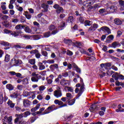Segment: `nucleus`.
I'll list each match as a JSON object with an SVG mask.
<instances>
[{
	"instance_id": "1",
	"label": "nucleus",
	"mask_w": 124,
	"mask_h": 124,
	"mask_svg": "<svg viewBox=\"0 0 124 124\" xmlns=\"http://www.w3.org/2000/svg\"><path fill=\"white\" fill-rule=\"evenodd\" d=\"M80 81V85L81 87L80 89L79 88H77L75 89V93H76L78 94V97H80L81 95H82V94L83 93H84V89H85V84H84V82L83 81V78H79Z\"/></svg>"
},
{
	"instance_id": "2",
	"label": "nucleus",
	"mask_w": 124,
	"mask_h": 124,
	"mask_svg": "<svg viewBox=\"0 0 124 124\" xmlns=\"http://www.w3.org/2000/svg\"><path fill=\"white\" fill-rule=\"evenodd\" d=\"M32 77L31 78V81L32 82H34L35 83H37L40 79H42V81H44L45 80V77L42 78L41 75L36 74V72H33L31 74Z\"/></svg>"
},
{
	"instance_id": "3",
	"label": "nucleus",
	"mask_w": 124,
	"mask_h": 124,
	"mask_svg": "<svg viewBox=\"0 0 124 124\" xmlns=\"http://www.w3.org/2000/svg\"><path fill=\"white\" fill-rule=\"evenodd\" d=\"M53 95L56 98H59L62 96V90H61V87H58V89L54 91Z\"/></svg>"
},
{
	"instance_id": "4",
	"label": "nucleus",
	"mask_w": 124,
	"mask_h": 124,
	"mask_svg": "<svg viewBox=\"0 0 124 124\" xmlns=\"http://www.w3.org/2000/svg\"><path fill=\"white\" fill-rule=\"evenodd\" d=\"M60 85L62 86V87H67V86L70 85V81L65 79V78H63L60 80Z\"/></svg>"
},
{
	"instance_id": "5",
	"label": "nucleus",
	"mask_w": 124,
	"mask_h": 124,
	"mask_svg": "<svg viewBox=\"0 0 124 124\" xmlns=\"http://www.w3.org/2000/svg\"><path fill=\"white\" fill-rule=\"evenodd\" d=\"M55 104H58L60 107V108H62V107H66L67 106V104H63V102L60 101L58 99H56L54 100Z\"/></svg>"
},
{
	"instance_id": "6",
	"label": "nucleus",
	"mask_w": 124,
	"mask_h": 124,
	"mask_svg": "<svg viewBox=\"0 0 124 124\" xmlns=\"http://www.w3.org/2000/svg\"><path fill=\"white\" fill-rule=\"evenodd\" d=\"M59 31V30H55L52 31L51 33L50 32H47L46 33H44V37H49V36H51V35L52 34L53 35H55V34H57Z\"/></svg>"
},
{
	"instance_id": "7",
	"label": "nucleus",
	"mask_w": 124,
	"mask_h": 124,
	"mask_svg": "<svg viewBox=\"0 0 124 124\" xmlns=\"http://www.w3.org/2000/svg\"><path fill=\"white\" fill-rule=\"evenodd\" d=\"M98 28V24L96 23H93L91 27H90L88 29V31L89 32H93Z\"/></svg>"
},
{
	"instance_id": "8",
	"label": "nucleus",
	"mask_w": 124,
	"mask_h": 124,
	"mask_svg": "<svg viewBox=\"0 0 124 124\" xmlns=\"http://www.w3.org/2000/svg\"><path fill=\"white\" fill-rule=\"evenodd\" d=\"M17 118L15 120V124H18L19 122H21L22 121V118H24V114H20L19 115L16 114Z\"/></svg>"
},
{
	"instance_id": "9",
	"label": "nucleus",
	"mask_w": 124,
	"mask_h": 124,
	"mask_svg": "<svg viewBox=\"0 0 124 124\" xmlns=\"http://www.w3.org/2000/svg\"><path fill=\"white\" fill-rule=\"evenodd\" d=\"M101 31H104L105 32H107V35L108 34H110L111 33V30H110V28H108L106 26H103L100 28Z\"/></svg>"
},
{
	"instance_id": "10",
	"label": "nucleus",
	"mask_w": 124,
	"mask_h": 124,
	"mask_svg": "<svg viewBox=\"0 0 124 124\" xmlns=\"http://www.w3.org/2000/svg\"><path fill=\"white\" fill-rule=\"evenodd\" d=\"M31 102L29 101L28 99H23V106L25 108H29L31 106Z\"/></svg>"
},
{
	"instance_id": "11",
	"label": "nucleus",
	"mask_w": 124,
	"mask_h": 124,
	"mask_svg": "<svg viewBox=\"0 0 124 124\" xmlns=\"http://www.w3.org/2000/svg\"><path fill=\"white\" fill-rule=\"evenodd\" d=\"M12 62H13L14 65H19V64H21L22 61L20 60H16L15 58H13L12 60Z\"/></svg>"
},
{
	"instance_id": "12",
	"label": "nucleus",
	"mask_w": 124,
	"mask_h": 124,
	"mask_svg": "<svg viewBox=\"0 0 124 124\" xmlns=\"http://www.w3.org/2000/svg\"><path fill=\"white\" fill-rule=\"evenodd\" d=\"M121 45L119 42H114L111 44V47L112 48H119V47H121Z\"/></svg>"
},
{
	"instance_id": "13",
	"label": "nucleus",
	"mask_w": 124,
	"mask_h": 124,
	"mask_svg": "<svg viewBox=\"0 0 124 124\" xmlns=\"http://www.w3.org/2000/svg\"><path fill=\"white\" fill-rule=\"evenodd\" d=\"M72 46L77 47V48H81L82 47V44L80 42H73Z\"/></svg>"
},
{
	"instance_id": "14",
	"label": "nucleus",
	"mask_w": 124,
	"mask_h": 124,
	"mask_svg": "<svg viewBox=\"0 0 124 124\" xmlns=\"http://www.w3.org/2000/svg\"><path fill=\"white\" fill-rule=\"evenodd\" d=\"M19 33H22V31H14V32L12 31L11 33V35H13L15 37H16V36H19Z\"/></svg>"
},
{
	"instance_id": "15",
	"label": "nucleus",
	"mask_w": 124,
	"mask_h": 124,
	"mask_svg": "<svg viewBox=\"0 0 124 124\" xmlns=\"http://www.w3.org/2000/svg\"><path fill=\"white\" fill-rule=\"evenodd\" d=\"M96 1V0H88L87 1V4H88V6H92L93 4H94V3H95V2Z\"/></svg>"
},
{
	"instance_id": "16",
	"label": "nucleus",
	"mask_w": 124,
	"mask_h": 124,
	"mask_svg": "<svg viewBox=\"0 0 124 124\" xmlns=\"http://www.w3.org/2000/svg\"><path fill=\"white\" fill-rule=\"evenodd\" d=\"M93 24V21H90V20H85L84 22V25L85 27H91V25H92Z\"/></svg>"
},
{
	"instance_id": "17",
	"label": "nucleus",
	"mask_w": 124,
	"mask_h": 124,
	"mask_svg": "<svg viewBox=\"0 0 124 124\" xmlns=\"http://www.w3.org/2000/svg\"><path fill=\"white\" fill-rule=\"evenodd\" d=\"M49 68L51 69V70H55V69H58V68H59V65H58V64H52L50 66Z\"/></svg>"
},
{
	"instance_id": "18",
	"label": "nucleus",
	"mask_w": 124,
	"mask_h": 124,
	"mask_svg": "<svg viewBox=\"0 0 124 124\" xmlns=\"http://www.w3.org/2000/svg\"><path fill=\"white\" fill-rule=\"evenodd\" d=\"M119 4L120 5V10L121 11H123V10H124V1L123 0H120L119 1Z\"/></svg>"
},
{
	"instance_id": "19",
	"label": "nucleus",
	"mask_w": 124,
	"mask_h": 124,
	"mask_svg": "<svg viewBox=\"0 0 124 124\" xmlns=\"http://www.w3.org/2000/svg\"><path fill=\"white\" fill-rule=\"evenodd\" d=\"M62 75H59L58 78H55L54 82L56 84H60L61 80H60V79H62Z\"/></svg>"
},
{
	"instance_id": "20",
	"label": "nucleus",
	"mask_w": 124,
	"mask_h": 124,
	"mask_svg": "<svg viewBox=\"0 0 124 124\" xmlns=\"http://www.w3.org/2000/svg\"><path fill=\"white\" fill-rule=\"evenodd\" d=\"M6 88L7 90H9V91H13V90H14V86L11 84H7Z\"/></svg>"
},
{
	"instance_id": "21",
	"label": "nucleus",
	"mask_w": 124,
	"mask_h": 124,
	"mask_svg": "<svg viewBox=\"0 0 124 124\" xmlns=\"http://www.w3.org/2000/svg\"><path fill=\"white\" fill-rule=\"evenodd\" d=\"M64 42L66 44H68L69 45L72 46L73 44V41H71V40H69V39H64Z\"/></svg>"
},
{
	"instance_id": "22",
	"label": "nucleus",
	"mask_w": 124,
	"mask_h": 124,
	"mask_svg": "<svg viewBox=\"0 0 124 124\" xmlns=\"http://www.w3.org/2000/svg\"><path fill=\"white\" fill-rule=\"evenodd\" d=\"M74 21V17L72 16H69L68 18L67 22L70 24H73V22Z\"/></svg>"
},
{
	"instance_id": "23",
	"label": "nucleus",
	"mask_w": 124,
	"mask_h": 124,
	"mask_svg": "<svg viewBox=\"0 0 124 124\" xmlns=\"http://www.w3.org/2000/svg\"><path fill=\"white\" fill-rule=\"evenodd\" d=\"M70 100V99L67 100L66 103H67L68 105H70V106L73 105V104L75 103V99H73L71 100Z\"/></svg>"
},
{
	"instance_id": "24",
	"label": "nucleus",
	"mask_w": 124,
	"mask_h": 124,
	"mask_svg": "<svg viewBox=\"0 0 124 124\" xmlns=\"http://www.w3.org/2000/svg\"><path fill=\"white\" fill-rule=\"evenodd\" d=\"M38 66L39 70H44L45 69V65H43L42 62H39Z\"/></svg>"
},
{
	"instance_id": "25",
	"label": "nucleus",
	"mask_w": 124,
	"mask_h": 124,
	"mask_svg": "<svg viewBox=\"0 0 124 124\" xmlns=\"http://www.w3.org/2000/svg\"><path fill=\"white\" fill-rule=\"evenodd\" d=\"M7 104L9 106H10V107L11 108H14L15 106V104L13 103V102H12V101L9 100L8 102H7Z\"/></svg>"
},
{
	"instance_id": "26",
	"label": "nucleus",
	"mask_w": 124,
	"mask_h": 124,
	"mask_svg": "<svg viewBox=\"0 0 124 124\" xmlns=\"http://www.w3.org/2000/svg\"><path fill=\"white\" fill-rule=\"evenodd\" d=\"M114 22L115 25H122V21L119 18L115 19L114 20Z\"/></svg>"
},
{
	"instance_id": "27",
	"label": "nucleus",
	"mask_w": 124,
	"mask_h": 124,
	"mask_svg": "<svg viewBox=\"0 0 124 124\" xmlns=\"http://www.w3.org/2000/svg\"><path fill=\"white\" fill-rule=\"evenodd\" d=\"M42 7L44 8V12H47L48 9L49 8V5L48 4H44L42 5Z\"/></svg>"
},
{
	"instance_id": "28",
	"label": "nucleus",
	"mask_w": 124,
	"mask_h": 124,
	"mask_svg": "<svg viewBox=\"0 0 124 124\" xmlns=\"http://www.w3.org/2000/svg\"><path fill=\"white\" fill-rule=\"evenodd\" d=\"M52 111H54L52 108H51V107H48L46 110H45L44 111L45 114H49V113H51Z\"/></svg>"
},
{
	"instance_id": "29",
	"label": "nucleus",
	"mask_w": 124,
	"mask_h": 124,
	"mask_svg": "<svg viewBox=\"0 0 124 124\" xmlns=\"http://www.w3.org/2000/svg\"><path fill=\"white\" fill-rule=\"evenodd\" d=\"M119 75H120V74H119V73H115L114 74H113L112 75V78H114L115 80H116L117 81V80H119Z\"/></svg>"
},
{
	"instance_id": "30",
	"label": "nucleus",
	"mask_w": 124,
	"mask_h": 124,
	"mask_svg": "<svg viewBox=\"0 0 124 124\" xmlns=\"http://www.w3.org/2000/svg\"><path fill=\"white\" fill-rule=\"evenodd\" d=\"M48 29L50 30V31H55V30H57V31H59V29H56V26H55V25H50L49 27H48Z\"/></svg>"
},
{
	"instance_id": "31",
	"label": "nucleus",
	"mask_w": 124,
	"mask_h": 124,
	"mask_svg": "<svg viewBox=\"0 0 124 124\" xmlns=\"http://www.w3.org/2000/svg\"><path fill=\"white\" fill-rule=\"evenodd\" d=\"M64 27H65V22H62L61 23V25L59 27H58V30L60 31H62V29H61L62 28H64Z\"/></svg>"
},
{
	"instance_id": "32",
	"label": "nucleus",
	"mask_w": 124,
	"mask_h": 124,
	"mask_svg": "<svg viewBox=\"0 0 124 124\" xmlns=\"http://www.w3.org/2000/svg\"><path fill=\"white\" fill-rule=\"evenodd\" d=\"M65 91H68V92H70V93H73V88L71 87L66 86L65 87Z\"/></svg>"
},
{
	"instance_id": "33",
	"label": "nucleus",
	"mask_w": 124,
	"mask_h": 124,
	"mask_svg": "<svg viewBox=\"0 0 124 124\" xmlns=\"http://www.w3.org/2000/svg\"><path fill=\"white\" fill-rule=\"evenodd\" d=\"M41 54L43 56L46 57L45 59H48V53L46 51L42 50Z\"/></svg>"
},
{
	"instance_id": "34",
	"label": "nucleus",
	"mask_w": 124,
	"mask_h": 124,
	"mask_svg": "<svg viewBox=\"0 0 124 124\" xmlns=\"http://www.w3.org/2000/svg\"><path fill=\"white\" fill-rule=\"evenodd\" d=\"M23 46H24V44H19L18 45H15L14 47L16 49H21V48H23Z\"/></svg>"
},
{
	"instance_id": "35",
	"label": "nucleus",
	"mask_w": 124,
	"mask_h": 124,
	"mask_svg": "<svg viewBox=\"0 0 124 124\" xmlns=\"http://www.w3.org/2000/svg\"><path fill=\"white\" fill-rule=\"evenodd\" d=\"M36 119H37V117H31L29 119V122H30L31 124H32V123H34V121H36Z\"/></svg>"
},
{
	"instance_id": "36",
	"label": "nucleus",
	"mask_w": 124,
	"mask_h": 124,
	"mask_svg": "<svg viewBox=\"0 0 124 124\" xmlns=\"http://www.w3.org/2000/svg\"><path fill=\"white\" fill-rule=\"evenodd\" d=\"M24 31L26 32H28V33H31V30L29 26L25 27Z\"/></svg>"
},
{
	"instance_id": "37",
	"label": "nucleus",
	"mask_w": 124,
	"mask_h": 124,
	"mask_svg": "<svg viewBox=\"0 0 124 124\" xmlns=\"http://www.w3.org/2000/svg\"><path fill=\"white\" fill-rule=\"evenodd\" d=\"M2 103H3V94L0 92V104H2Z\"/></svg>"
},
{
	"instance_id": "38",
	"label": "nucleus",
	"mask_w": 124,
	"mask_h": 124,
	"mask_svg": "<svg viewBox=\"0 0 124 124\" xmlns=\"http://www.w3.org/2000/svg\"><path fill=\"white\" fill-rule=\"evenodd\" d=\"M63 11H64L63 8L62 7H59V8L56 10V13L57 14H60L61 12H62Z\"/></svg>"
},
{
	"instance_id": "39",
	"label": "nucleus",
	"mask_w": 124,
	"mask_h": 124,
	"mask_svg": "<svg viewBox=\"0 0 124 124\" xmlns=\"http://www.w3.org/2000/svg\"><path fill=\"white\" fill-rule=\"evenodd\" d=\"M101 7V5L99 3L95 4L93 6V8L94 9H97L98 8H100Z\"/></svg>"
},
{
	"instance_id": "40",
	"label": "nucleus",
	"mask_w": 124,
	"mask_h": 124,
	"mask_svg": "<svg viewBox=\"0 0 124 124\" xmlns=\"http://www.w3.org/2000/svg\"><path fill=\"white\" fill-rule=\"evenodd\" d=\"M22 82L23 85H28L29 84V79L27 78H24L22 79Z\"/></svg>"
},
{
	"instance_id": "41",
	"label": "nucleus",
	"mask_w": 124,
	"mask_h": 124,
	"mask_svg": "<svg viewBox=\"0 0 124 124\" xmlns=\"http://www.w3.org/2000/svg\"><path fill=\"white\" fill-rule=\"evenodd\" d=\"M29 62L30 63V64L33 65L34 64H35V59H30L29 60Z\"/></svg>"
},
{
	"instance_id": "42",
	"label": "nucleus",
	"mask_w": 124,
	"mask_h": 124,
	"mask_svg": "<svg viewBox=\"0 0 124 124\" xmlns=\"http://www.w3.org/2000/svg\"><path fill=\"white\" fill-rule=\"evenodd\" d=\"M39 51H38V50L35 49L30 51V53L31 54V55H36L37 53H38Z\"/></svg>"
},
{
	"instance_id": "43",
	"label": "nucleus",
	"mask_w": 124,
	"mask_h": 124,
	"mask_svg": "<svg viewBox=\"0 0 124 124\" xmlns=\"http://www.w3.org/2000/svg\"><path fill=\"white\" fill-rule=\"evenodd\" d=\"M73 117H74V115L73 114H69L66 116V118L67 120L70 121V120H71V119H72Z\"/></svg>"
},
{
	"instance_id": "44",
	"label": "nucleus",
	"mask_w": 124,
	"mask_h": 124,
	"mask_svg": "<svg viewBox=\"0 0 124 124\" xmlns=\"http://www.w3.org/2000/svg\"><path fill=\"white\" fill-rule=\"evenodd\" d=\"M7 122L9 124H12V116L9 117Z\"/></svg>"
},
{
	"instance_id": "45",
	"label": "nucleus",
	"mask_w": 124,
	"mask_h": 124,
	"mask_svg": "<svg viewBox=\"0 0 124 124\" xmlns=\"http://www.w3.org/2000/svg\"><path fill=\"white\" fill-rule=\"evenodd\" d=\"M12 31L7 29H4L3 30L4 33H6V34H9V33H10L11 34Z\"/></svg>"
},
{
	"instance_id": "46",
	"label": "nucleus",
	"mask_w": 124,
	"mask_h": 124,
	"mask_svg": "<svg viewBox=\"0 0 124 124\" xmlns=\"http://www.w3.org/2000/svg\"><path fill=\"white\" fill-rule=\"evenodd\" d=\"M1 45H3L4 46H9V44L7 42H4V41H2L0 43Z\"/></svg>"
},
{
	"instance_id": "47",
	"label": "nucleus",
	"mask_w": 124,
	"mask_h": 124,
	"mask_svg": "<svg viewBox=\"0 0 124 124\" xmlns=\"http://www.w3.org/2000/svg\"><path fill=\"white\" fill-rule=\"evenodd\" d=\"M66 97H67V98H68V100L71 99V98H72V94H71V93H66Z\"/></svg>"
},
{
	"instance_id": "48",
	"label": "nucleus",
	"mask_w": 124,
	"mask_h": 124,
	"mask_svg": "<svg viewBox=\"0 0 124 124\" xmlns=\"http://www.w3.org/2000/svg\"><path fill=\"white\" fill-rule=\"evenodd\" d=\"M23 116L24 118H27V117H28V116H30V115H31V112L30 111H26L25 112H24V113Z\"/></svg>"
},
{
	"instance_id": "49",
	"label": "nucleus",
	"mask_w": 124,
	"mask_h": 124,
	"mask_svg": "<svg viewBox=\"0 0 124 124\" xmlns=\"http://www.w3.org/2000/svg\"><path fill=\"white\" fill-rule=\"evenodd\" d=\"M108 39H110V40H113V39H114V36L112 35H110L108 36L106 40L107 42H108Z\"/></svg>"
},
{
	"instance_id": "50",
	"label": "nucleus",
	"mask_w": 124,
	"mask_h": 124,
	"mask_svg": "<svg viewBox=\"0 0 124 124\" xmlns=\"http://www.w3.org/2000/svg\"><path fill=\"white\" fill-rule=\"evenodd\" d=\"M12 23H14L15 24H17L18 22H19V19L17 18H12Z\"/></svg>"
},
{
	"instance_id": "51",
	"label": "nucleus",
	"mask_w": 124,
	"mask_h": 124,
	"mask_svg": "<svg viewBox=\"0 0 124 124\" xmlns=\"http://www.w3.org/2000/svg\"><path fill=\"white\" fill-rule=\"evenodd\" d=\"M12 98H17L18 97V93H14L13 94L11 95Z\"/></svg>"
},
{
	"instance_id": "52",
	"label": "nucleus",
	"mask_w": 124,
	"mask_h": 124,
	"mask_svg": "<svg viewBox=\"0 0 124 124\" xmlns=\"http://www.w3.org/2000/svg\"><path fill=\"white\" fill-rule=\"evenodd\" d=\"M100 66L101 67H102V68H103V67L105 68V69H108V67L106 65V64L105 63H102L100 64Z\"/></svg>"
},
{
	"instance_id": "53",
	"label": "nucleus",
	"mask_w": 124,
	"mask_h": 124,
	"mask_svg": "<svg viewBox=\"0 0 124 124\" xmlns=\"http://www.w3.org/2000/svg\"><path fill=\"white\" fill-rule=\"evenodd\" d=\"M115 85L116 86H123L124 85V83L122 82H119V81L117 80L115 82Z\"/></svg>"
},
{
	"instance_id": "54",
	"label": "nucleus",
	"mask_w": 124,
	"mask_h": 124,
	"mask_svg": "<svg viewBox=\"0 0 124 124\" xmlns=\"http://www.w3.org/2000/svg\"><path fill=\"white\" fill-rule=\"evenodd\" d=\"M9 61H10V58L9 55H6L5 57V62H8Z\"/></svg>"
},
{
	"instance_id": "55",
	"label": "nucleus",
	"mask_w": 124,
	"mask_h": 124,
	"mask_svg": "<svg viewBox=\"0 0 124 124\" xmlns=\"http://www.w3.org/2000/svg\"><path fill=\"white\" fill-rule=\"evenodd\" d=\"M45 89H46V87H45V86H44V85H42L39 87V91H40V92H42V91H44V90H45Z\"/></svg>"
},
{
	"instance_id": "56",
	"label": "nucleus",
	"mask_w": 124,
	"mask_h": 124,
	"mask_svg": "<svg viewBox=\"0 0 124 124\" xmlns=\"http://www.w3.org/2000/svg\"><path fill=\"white\" fill-rule=\"evenodd\" d=\"M41 22L42 24H49V22L47 21L42 18H41Z\"/></svg>"
},
{
	"instance_id": "57",
	"label": "nucleus",
	"mask_w": 124,
	"mask_h": 124,
	"mask_svg": "<svg viewBox=\"0 0 124 124\" xmlns=\"http://www.w3.org/2000/svg\"><path fill=\"white\" fill-rule=\"evenodd\" d=\"M20 22L21 23H25L26 22V17L25 16H21Z\"/></svg>"
},
{
	"instance_id": "58",
	"label": "nucleus",
	"mask_w": 124,
	"mask_h": 124,
	"mask_svg": "<svg viewBox=\"0 0 124 124\" xmlns=\"http://www.w3.org/2000/svg\"><path fill=\"white\" fill-rule=\"evenodd\" d=\"M78 21L80 22V23H81V24H83V23H84V21H85V19L82 16H80L78 18Z\"/></svg>"
},
{
	"instance_id": "59",
	"label": "nucleus",
	"mask_w": 124,
	"mask_h": 124,
	"mask_svg": "<svg viewBox=\"0 0 124 124\" xmlns=\"http://www.w3.org/2000/svg\"><path fill=\"white\" fill-rule=\"evenodd\" d=\"M62 100V101H63V102H66L67 101V100H68V98L65 97H63L61 98V99Z\"/></svg>"
},
{
	"instance_id": "60",
	"label": "nucleus",
	"mask_w": 124,
	"mask_h": 124,
	"mask_svg": "<svg viewBox=\"0 0 124 124\" xmlns=\"http://www.w3.org/2000/svg\"><path fill=\"white\" fill-rule=\"evenodd\" d=\"M113 73H114V71H107V74L108 75V76H111Z\"/></svg>"
},
{
	"instance_id": "61",
	"label": "nucleus",
	"mask_w": 124,
	"mask_h": 124,
	"mask_svg": "<svg viewBox=\"0 0 124 124\" xmlns=\"http://www.w3.org/2000/svg\"><path fill=\"white\" fill-rule=\"evenodd\" d=\"M67 55H68V56H72L73 55V52L72 51L67 50Z\"/></svg>"
},
{
	"instance_id": "62",
	"label": "nucleus",
	"mask_w": 124,
	"mask_h": 124,
	"mask_svg": "<svg viewBox=\"0 0 124 124\" xmlns=\"http://www.w3.org/2000/svg\"><path fill=\"white\" fill-rule=\"evenodd\" d=\"M116 112H117V113H119V112H124V109L122 108L121 109H120L119 108H117L115 110Z\"/></svg>"
},
{
	"instance_id": "63",
	"label": "nucleus",
	"mask_w": 124,
	"mask_h": 124,
	"mask_svg": "<svg viewBox=\"0 0 124 124\" xmlns=\"http://www.w3.org/2000/svg\"><path fill=\"white\" fill-rule=\"evenodd\" d=\"M16 30H22L21 24H18L15 27Z\"/></svg>"
},
{
	"instance_id": "64",
	"label": "nucleus",
	"mask_w": 124,
	"mask_h": 124,
	"mask_svg": "<svg viewBox=\"0 0 124 124\" xmlns=\"http://www.w3.org/2000/svg\"><path fill=\"white\" fill-rule=\"evenodd\" d=\"M27 124V122L26 121H22V120L21 121H19V122H18L17 124Z\"/></svg>"
}]
</instances>
